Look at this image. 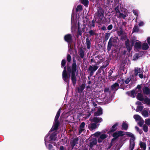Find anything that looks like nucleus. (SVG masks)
I'll list each match as a JSON object with an SVG mask.
<instances>
[{
  "label": "nucleus",
  "mask_w": 150,
  "mask_h": 150,
  "mask_svg": "<svg viewBox=\"0 0 150 150\" xmlns=\"http://www.w3.org/2000/svg\"><path fill=\"white\" fill-rule=\"evenodd\" d=\"M76 62L75 58H73V62L71 66H67V71L69 74H71V80L73 86L76 85V78L75 76V73L77 70V69Z\"/></svg>",
  "instance_id": "nucleus-1"
},
{
  "label": "nucleus",
  "mask_w": 150,
  "mask_h": 150,
  "mask_svg": "<svg viewBox=\"0 0 150 150\" xmlns=\"http://www.w3.org/2000/svg\"><path fill=\"white\" fill-rule=\"evenodd\" d=\"M95 14L96 16V19L98 18L99 20L98 21H100L104 16V10L101 7H98L97 8V11Z\"/></svg>",
  "instance_id": "nucleus-2"
},
{
  "label": "nucleus",
  "mask_w": 150,
  "mask_h": 150,
  "mask_svg": "<svg viewBox=\"0 0 150 150\" xmlns=\"http://www.w3.org/2000/svg\"><path fill=\"white\" fill-rule=\"evenodd\" d=\"M117 41V39L115 37H111L109 39L107 46V50L110 51L112 46H114V44Z\"/></svg>",
  "instance_id": "nucleus-3"
},
{
  "label": "nucleus",
  "mask_w": 150,
  "mask_h": 150,
  "mask_svg": "<svg viewBox=\"0 0 150 150\" xmlns=\"http://www.w3.org/2000/svg\"><path fill=\"white\" fill-rule=\"evenodd\" d=\"M98 68V66L96 65H93L92 66H90L88 69V71L90 77L92 76L95 71Z\"/></svg>",
  "instance_id": "nucleus-4"
},
{
  "label": "nucleus",
  "mask_w": 150,
  "mask_h": 150,
  "mask_svg": "<svg viewBox=\"0 0 150 150\" xmlns=\"http://www.w3.org/2000/svg\"><path fill=\"white\" fill-rule=\"evenodd\" d=\"M64 39L66 42L70 45L71 44L73 41L72 36L70 34H68L65 35L64 37Z\"/></svg>",
  "instance_id": "nucleus-5"
},
{
  "label": "nucleus",
  "mask_w": 150,
  "mask_h": 150,
  "mask_svg": "<svg viewBox=\"0 0 150 150\" xmlns=\"http://www.w3.org/2000/svg\"><path fill=\"white\" fill-rule=\"evenodd\" d=\"M62 79L63 80L66 82L68 86L69 82L70 76L68 73H62Z\"/></svg>",
  "instance_id": "nucleus-6"
},
{
  "label": "nucleus",
  "mask_w": 150,
  "mask_h": 150,
  "mask_svg": "<svg viewBox=\"0 0 150 150\" xmlns=\"http://www.w3.org/2000/svg\"><path fill=\"white\" fill-rule=\"evenodd\" d=\"M129 40L127 39L125 42V44L127 51L128 52H130L132 48V45H131L129 43Z\"/></svg>",
  "instance_id": "nucleus-7"
},
{
  "label": "nucleus",
  "mask_w": 150,
  "mask_h": 150,
  "mask_svg": "<svg viewBox=\"0 0 150 150\" xmlns=\"http://www.w3.org/2000/svg\"><path fill=\"white\" fill-rule=\"evenodd\" d=\"M123 132L122 131H119L117 132H116L113 133L112 136L117 139L118 137L124 135L123 134Z\"/></svg>",
  "instance_id": "nucleus-8"
},
{
  "label": "nucleus",
  "mask_w": 150,
  "mask_h": 150,
  "mask_svg": "<svg viewBox=\"0 0 150 150\" xmlns=\"http://www.w3.org/2000/svg\"><path fill=\"white\" fill-rule=\"evenodd\" d=\"M59 124V122H54L53 125L50 131L51 132H53L54 130H57L58 129Z\"/></svg>",
  "instance_id": "nucleus-9"
},
{
  "label": "nucleus",
  "mask_w": 150,
  "mask_h": 150,
  "mask_svg": "<svg viewBox=\"0 0 150 150\" xmlns=\"http://www.w3.org/2000/svg\"><path fill=\"white\" fill-rule=\"evenodd\" d=\"M86 87V84L85 83H83L77 89V92L78 93H81Z\"/></svg>",
  "instance_id": "nucleus-10"
},
{
  "label": "nucleus",
  "mask_w": 150,
  "mask_h": 150,
  "mask_svg": "<svg viewBox=\"0 0 150 150\" xmlns=\"http://www.w3.org/2000/svg\"><path fill=\"white\" fill-rule=\"evenodd\" d=\"M119 87V84L117 83H115L111 86V90L114 91L115 92L118 89Z\"/></svg>",
  "instance_id": "nucleus-11"
},
{
  "label": "nucleus",
  "mask_w": 150,
  "mask_h": 150,
  "mask_svg": "<svg viewBox=\"0 0 150 150\" xmlns=\"http://www.w3.org/2000/svg\"><path fill=\"white\" fill-rule=\"evenodd\" d=\"M78 141L79 139L78 138H75L72 140V142H70V144L72 149L76 144L78 143Z\"/></svg>",
  "instance_id": "nucleus-12"
},
{
  "label": "nucleus",
  "mask_w": 150,
  "mask_h": 150,
  "mask_svg": "<svg viewBox=\"0 0 150 150\" xmlns=\"http://www.w3.org/2000/svg\"><path fill=\"white\" fill-rule=\"evenodd\" d=\"M103 121V120L101 117H94L92 120V122L96 123L100 122Z\"/></svg>",
  "instance_id": "nucleus-13"
},
{
  "label": "nucleus",
  "mask_w": 150,
  "mask_h": 150,
  "mask_svg": "<svg viewBox=\"0 0 150 150\" xmlns=\"http://www.w3.org/2000/svg\"><path fill=\"white\" fill-rule=\"evenodd\" d=\"M118 125L117 123H115L112 127L110 129L109 132L110 133L116 131L117 129V127Z\"/></svg>",
  "instance_id": "nucleus-14"
},
{
  "label": "nucleus",
  "mask_w": 150,
  "mask_h": 150,
  "mask_svg": "<svg viewBox=\"0 0 150 150\" xmlns=\"http://www.w3.org/2000/svg\"><path fill=\"white\" fill-rule=\"evenodd\" d=\"M138 42H136L134 47V48L137 49H140L141 47V42L139 40H136Z\"/></svg>",
  "instance_id": "nucleus-15"
},
{
  "label": "nucleus",
  "mask_w": 150,
  "mask_h": 150,
  "mask_svg": "<svg viewBox=\"0 0 150 150\" xmlns=\"http://www.w3.org/2000/svg\"><path fill=\"white\" fill-rule=\"evenodd\" d=\"M103 114L102 110L101 108L98 109L97 111L95 112L94 113V115L97 117Z\"/></svg>",
  "instance_id": "nucleus-16"
},
{
  "label": "nucleus",
  "mask_w": 150,
  "mask_h": 150,
  "mask_svg": "<svg viewBox=\"0 0 150 150\" xmlns=\"http://www.w3.org/2000/svg\"><path fill=\"white\" fill-rule=\"evenodd\" d=\"M57 134L55 132L52 133L49 137L50 139V141H55L56 140V137Z\"/></svg>",
  "instance_id": "nucleus-17"
},
{
  "label": "nucleus",
  "mask_w": 150,
  "mask_h": 150,
  "mask_svg": "<svg viewBox=\"0 0 150 150\" xmlns=\"http://www.w3.org/2000/svg\"><path fill=\"white\" fill-rule=\"evenodd\" d=\"M86 45L87 49L90 50L91 48V42L90 40L88 37L86 39Z\"/></svg>",
  "instance_id": "nucleus-18"
},
{
  "label": "nucleus",
  "mask_w": 150,
  "mask_h": 150,
  "mask_svg": "<svg viewBox=\"0 0 150 150\" xmlns=\"http://www.w3.org/2000/svg\"><path fill=\"white\" fill-rule=\"evenodd\" d=\"M60 112H61V109L60 108L58 111H57V112L56 114V115L55 116V118H54V122H59V121L58 120L60 114Z\"/></svg>",
  "instance_id": "nucleus-19"
},
{
  "label": "nucleus",
  "mask_w": 150,
  "mask_h": 150,
  "mask_svg": "<svg viewBox=\"0 0 150 150\" xmlns=\"http://www.w3.org/2000/svg\"><path fill=\"white\" fill-rule=\"evenodd\" d=\"M141 72H142V71L140 68H135L134 70V75L135 76H137L138 74L141 73Z\"/></svg>",
  "instance_id": "nucleus-20"
},
{
  "label": "nucleus",
  "mask_w": 150,
  "mask_h": 150,
  "mask_svg": "<svg viewBox=\"0 0 150 150\" xmlns=\"http://www.w3.org/2000/svg\"><path fill=\"white\" fill-rule=\"evenodd\" d=\"M137 98L139 100L142 101L144 100V98L143 95L140 93H138L137 96Z\"/></svg>",
  "instance_id": "nucleus-21"
},
{
  "label": "nucleus",
  "mask_w": 150,
  "mask_h": 150,
  "mask_svg": "<svg viewBox=\"0 0 150 150\" xmlns=\"http://www.w3.org/2000/svg\"><path fill=\"white\" fill-rule=\"evenodd\" d=\"M135 143L134 140H131L130 141V143L129 146V149L130 150H133L134 148Z\"/></svg>",
  "instance_id": "nucleus-22"
},
{
  "label": "nucleus",
  "mask_w": 150,
  "mask_h": 150,
  "mask_svg": "<svg viewBox=\"0 0 150 150\" xmlns=\"http://www.w3.org/2000/svg\"><path fill=\"white\" fill-rule=\"evenodd\" d=\"M96 21V20L95 21L93 20L91 22L89 21V23L88 24V26L90 28H93L95 26V22Z\"/></svg>",
  "instance_id": "nucleus-23"
},
{
  "label": "nucleus",
  "mask_w": 150,
  "mask_h": 150,
  "mask_svg": "<svg viewBox=\"0 0 150 150\" xmlns=\"http://www.w3.org/2000/svg\"><path fill=\"white\" fill-rule=\"evenodd\" d=\"M97 128V125L96 123H91L89 126V128L90 130L96 129Z\"/></svg>",
  "instance_id": "nucleus-24"
},
{
  "label": "nucleus",
  "mask_w": 150,
  "mask_h": 150,
  "mask_svg": "<svg viewBox=\"0 0 150 150\" xmlns=\"http://www.w3.org/2000/svg\"><path fill=\"white\" fill-rule=\"evenodd\" d=\"M140 148L143 150H145L146 148V143L142 142H140L139 143Z\"/></svg>",
  "instance_id": "nucleus-25"
},
{
  "label": "nucleus",
  "mask_w": 150,
  "mask_h": 150,
  "mask_svg": "<svg viewBox=\"0 0 150 150\" xmlns=\"http://www.w3.org/2000/svg\"><path fill=\"white\" fill-rule=\"evenodd\" d=\"M81 2L85 7H88L89 4L88 0H81Z\"/></svg>",
  "instance_id": "nucleus-26"
},
{
  "label": "nucleus",
  "mask_w": 150,
  "mask_h": 150,
  "mask_svg": "<svg viewBox=\"0 0 150 150\" xmlns=\"http://www.w3.org/2000/svg\"><path fill=\"white\" fill-rule=\"evenodd\" d=\"M143 50H146L149 48L148 44L146 42L143 43L141 46Z\"/></svg>",
  "instance_id": "nucleus-27"
},
{
  "label": "nucleus",
  "mask_w": 150,
  "mask_h": 150,
  "mask_svg": "<svg viewBox=\"0 0 150 150\" xmlns=\"http://www.w3.org/2000/svg\"><path fill=\"white\" fill-rule=\"evenodd\" d=\"M97 144V140L96 139H94L91 142L89 143V146L91 148H92L93 146L96 145Z\"/></svg>",
  "instance_id": "nucleus-28"
},
{
  "label": "nucleus",
  "mask_w": 150,
  "mask_h": 150,
  "mask_svg": "<svg viewBox=\"0 0 150 150\" xmlns=\"http://www.w3.org/2000/svg\"><path fill=\"white\" fill-rule=\"evenodd\" d=\"M79 53L80 57L82 58H83L84 57V51L82 48H80Z\"/></svg>",
  "instance_id": "nucleus-29"
},
{
  "label": "nucleus",
  "mask_w": 150,
  "mask_h": 150,
  "mask_svg": "<svg viewBox=\"0 0 150 150\" xmlns=\"http://www.w3.org/2000/svg\"><path fill=\"white\" fill-rule=\"evenodd\" d=\"M142 115L144 117H147L149 116L148 110H143L142 112Z\"/></svg>",
  "instance_id": "nucleus-30"
},
{
  "label": "nucleus",
  "mask_w": 150,
  "mask_h": 150,
  "mask_svg": "<svg viewBox=\"0 0 150 150\" xmlns=\"http://www.w3.org/2000/svg\"><path fill=\"white\" fill-rule=\"evenodd\" d=\"M145 103L148 105H150V98L147 97H146L144 98L143 100Z\"/></svg>",
  "instance_id": "nucleus-31"
},
{
  "label": "nucleus",
  "mask_w": 150,
  "mask_h": 150,
  "mask_svg": "<svg viewBox=\"0 0 150 150\" xmlns=\"http://www.w3.org/2000/svg\"><path fill=\"white\" fill-rule=\"evenodd\" d=\"M122 127L124 130H127L128 127V124L126 122H123L122 124Z\"/></svg>",
  "instance_id": "nucleus-32"
},
{
  "label": "nucleus",
  "mask_w": 150,
  "mask_h": 150,
  "mask_svg": "<svg viewBox=\"0 0 150 150\" xmlns=\"http://www.w3.org/2000/svg\"><path fill=\"white\" fill-rule=\"evenodd\" d=\"M110 35V33H105V41H106L109 39Z\"/></svg>",
  "instance_id": "nucleus-33"
},
{
  "label": "nucleus",
  "mask_w": 150,
  "mask_h": 150,
  "mask_svg": "<svg viewBox=\"0 0 150 150\" xmlns=\"http://www.w3.org/2000/svg\"><path fill=\"white\" fill-rule=\"evenodd\" d=\"M134 118L136 120H140L142 118L141 117L138 115H135L134 116Z\"/></svg>",
  "instance_id": "nucleus-34"
},
{
  "label": "nucleus",
  "mask_w": 150,
  "mask_h": 150,
  "mask_svg": "<svg viewBox=\"0 0 150 150\" xmlns=\"http://www.w3.org/2000/svg\"><path fill=\"white\" fill-rule=\"evenodd\" d=\"M144 108L143 106H138L137 107V108L136 110V112H139V111H141Z\"/></svg>",
  "instance_id": "nucleus-35"
},
{
  "label": "nucleus",
  "mask_w": 150,
  "mask_h": 150,
  "mask_svg": "<svg viewBox=\"0 0 150 150\" xmlns=\"http://www.w3.org/2000/svg\"><path fill=\"white\" fill-rule=\"evenodd\" d=\"M88 33L91 36H93L94 35H96V33H95V31L93 30H90L88 32Z\"/></svg>",
  "instance_id": "nucleus-36"
},
{
  "label": "nucleus",
  "mask_w": 150,
  "mask_h": 150,
  "mask_svg": "<svg viewBox=\"0 0 150 150\" xmlns=\"http://www.w3.org/2000/svg\"><path fill=\"white\" fill-rule=\"evenodd\" d=\"M139 31V28L138 26L135 25L133 29V32H138Z\"/></svg>",
  "instance_id": "nucleus-37"
},
{
  "label": "nucleus",
  "mask_w": 150,
  "mask_h": 150,
  "mask_svg": "<svg viewBox=\"0 0 150 150\" xmlns=\"http://www.w3.org/2000/svg\"><path fill=\"white\" fill-rule=\"evenodd\" d=\"M130 96L133 98L135 97V95L136 94L135 91L133 89L130 91Z\"/></svg>",
  "instance_id": "nucleus-38"
},
{
  "label": "nucleus",
  "mask_w": 150,
  "mask_h": 150,
  "mask_svg": "<svg viewBox=\"0 0 150 150\" xmlns=\"http://www.w3.org/2000/svg\"><path fill=\"white\" fill-rule=\"evenodd\" d=\"M82 10V6L81 5H79L77 6L76 9V12L79 11H81Z\"/></svg>",
  "instance_id": "nucleus-39"
},
{
  "label": "nucleus",
  "mask_w": 150,
  "mask_h": 150,
  "mask_svg": "<svg viewBox=\"0 0 150 150\" xmlns=\"http://www.w3.org/2000/svg\"><path fill=\"white\" fill-rule=\"evenodd\" d=\"M143 129L145 132H146L148 131V127L146 125H144L143 126Z\"/></svg>",
  "instance_id": "nucleus-40"
},
{
  "label": "nucleus",
  "mask_w": 150,
  "mask_h": 150,
  "mask_svg": "<svg viewBox=\"0 0 150 150\" xmlns=\"http://www.w3.org/2000/svg\"><path fill=\"white\" fill-rule=\"evenodd\" d=\"M123 30L121 28H120V30L118 31L117 32L118 35L119 36L122 35L123 34Z\"/></svg>",
  "instance_id": "nucleus-41"
},
{
  "label": "nucleus",
  "mask_w": 150,
  "mask_h": 150,
  "mask_svg": "<svg viewBox=\"0 0 150 150\" xmlns=\"http://www.w3.org/2000/svg\"><path fill=\"white\" fill-rule=\"evenodd\" d=\"M104 92L106 93H109V94H110L111 93L110 91V90L109 89L108 87L105 88L104 89Z\"/></svg>",
  "instance_id": "nucleus-42"
},
{
  "label": "nucleus",
  "mask_w": 150,
  "mask_h": 150,
  "mask_svg": "<svg viewBox=\"0 0 150 150\" xmlns=\"http://www.w3.org/2000/svg\"><path fill=\"white\" fill-rule=\"evenodd\" d=\"M139 57V54L138 53L135 54L133 56V59L135 60H137Z\"/></svg>",
  "instance_id": "nucleus-43"
},
{
  "label": "nucleus",
  "mask_w": 150,
  "mask_h": 150,
  "mask_svg": "<svg viewBox=\"0 0 150 150\" xmlns=\"http://www.w3.org/2000/svg\"><path fill=\"white\" fill-rule=\"evenodd\" d=\"M67 61L68 62H70L71 60V57L69 54H67Z\"/></svg>",
  "instance_id": "nucleus-44"
},
{
  "label": "nucleus",
  "mask_w": 150,
  "mask_h": 150,
  "mask_svg": "<svg viewBox=\"0 0 150 150\" xmlns=\"http://www.w3.org/2000/svg\"><path fill=\"white\" fill-rule=\"evenodd\" d=\"M66 64V60L65 59H62L61 63V67H64L65 65Z\"/></svg>",
  "instance_id": "nucleus-45"
},
{
  "label": "nucleus",
  "mask_w": 150,
  "mask_h": 150,
  "mask_svg": "<svg viewBox=\"0 0 150 150\" xmlns=\"http://www.w3.org/2000/svg\"><path fill=\"white\" fill-rule=\"evenodd\" d=\"M145 122L148 126L150 125V118L146 119H145Z\"/></svg>",
  "instance_id": "nucleus-46"
},
{
  "label": "nucleus",
  "mask_w": 150,
  "mask_h": 150,
  "mask_svg": "<svg viewBox=\"0 0 150 150\" xmlns=\"http://www.w3.org/2000/svg\"><path fill=\"white\" fill-rule=\"evenodd\" d=\"M126 134L129 137L134 138V135L131 132H127Z\"/></svg>",
  "instance_id": "nucleus-47"
},
{
  "label": "nucleus",
  "mask_w": 150,
  "mask_h": 150,
  "mask_svg": "<svg viewBox=\"0 0 150 150\" xmlns=\"http://www.w3.org/2000/svg\"><path fill=\"white\" fill-rule=\"evenodd\" d=\"M107 136L108 135L106 134H103L100 135V137L101 139H104L107 138Z\"/></svg>",
  "instance_id": "nucleus-48"
},
{
  "label": "nucleus",
  "mask_w": 150,
  "mask_h": 150,
  "mask_svg": "<svg viewBox=\"0 0 150 150\" xmlns=\"http://www.w3.org/2000/svg\"><path fill=\"white\" fill-rule=\"evenodd\" d=\"M69 66V65L67 63V65L65 67V66L64 67V70L62 72V73H68L67 72V71L68 72V71H67V66Z\"/></svg>",
  "instance_id": "nucleus-49"
},
{
  "label": "nucleus",
  "mask_w": 150,
  "mask_h": 150,
  "mask_svg": "<svg viewBox=\"0 0 150 150\" xmlns=\"http://www.w3.org/2000/svg\"><path fill=\"white\" fill-rule=\"evenodd\" d=\"M102 69L101 67L98 70V73H100L102 71H103V74H105V71L104 70Z\"/></svg>",
  "instance_id": "nucleus-50"
},
{
  "label": "nucleus",
  "mask_w": 150,
  "mask_h": 150,
  "mask_svg": "<svg viewBox=\"0 0 150 150\" xmlns=\"http://www.w3.org/2000/svg\"><path fill=\"white\" fill-rule=\"evenodd\" d=\"M115 10L116 11V12L117 13H120V12L119 10V7L118 6H117L115 8Z\"/></svg>",
  "instance_id": "nucleus-51"
},
{
  "label": "nucleus",
  "mask_w": 150,
  "mask_h": 150,
  "mask_svg": "<svg viewBox=\"0 0 150 150\" xmlns=\"http://www.w3.org/2000/svg\"><path fill=\"white\" fill-rule=\"evenodd\" d=\"M141 88V86L140 85H137L136 88V89H138V92H141L142 91Z\"/></svg>",
  "instance_id": "nucleus-52"
},
{
  "label": "nucleus",
  "mask_w": 150,
  "mask_h": 150,
  "mask_svg": "<svg viewBox=\"0 0 150 150\" xmlns=\"http://www.w3.org/2000/svg\"><path fill=\"white\" fill-rule=\"evenodd\" d=\"M84 130V129H83V128H81L79 127V134H80Z\"/></svg>",
  "instance_id": "nucleus-53"
},
{
  "label": "nucleus",
  "mask_w": 150,
  "mask_h": 150,
  "mask_svg": "<svg viewBox=\"0 0 150 150\" xmlns=\"http://www.w3.org/2000/svg\"><path fill=\"white\" fill-rule=\"evenodd\" d=\"M85 123L84 122H82L80 124L79 127L83 128L85 126Z\"/></svg>",
  "instance_id": "nucleus-54"
},
{
  "label": "nucleus",
  "mask_w": 150,
  "mask_h": 150,
  "mask_svg": "<svg viewBox=\"0 0 150 150\" xmlns=\"http://www.w3.org/2000/svg\"><path fill=\"white\" fill-rule=\"evenodd\" d=\"M101 57L100 55H98L97 56L95 57L96 60L98 61L101 59Z\"/></svg>",
  "instance_id": "nucleus-55"
},
{
  "label": "nucleus",
  "mask_w": 150,
  "mask_h": 150,
  "mask_svg": "<svg viewBox=\"0 0 150 150\" xmlns=\"http://www.w3.org/2000/svg\"><path fill=\"white\" fill-rule=\"evenodd\" d=\"M101 133L99 132H96L94 134V136L96 137H98L99 136L100 134Z\"/></svg>",
  "instance_id": "nucleus-56"
},
{
  "label": "nucleus",
  "mask_w": 150,
  "mask_h": 150,
  "mask_svg": "<svg viewBox=\"0 0 150 150\" xmlns=\"http://www.w3.org/2000/svg\"><path fill=\"white\" fill-rule=\"evenodd\" d=\"M113 25L112 24L109 25L107 27V29L109 30H110L112 29Z\"/></svg>",
  "instance_id": "nucleus-57"
},
{
  "label": "nucleus",
  "mask_w": 150,
  "mask_h": 150,
  "mask_svg": "<svg viewBox=\"0 0 150 150\" xmlns=\"http://www.w3.org/2000/svg\"><path fill=\"white\" fill-rule=\"evenodd\" d=\"M131 79H130L129 78H127L126 80H125V82L126 83V84H127L129 83Z\"/></svg>",
  "instance_id": "nucleus-58"
},
{
  "label": "nucleus",
  "mask_w": 150,
  "mask_h": 150,
  "mask_svg": "<svg viewBox=\"0 0 150 150\" xmlns=\"http://www.w3.org/2000/svg\"><path fill=\"white\" fill-rule=\"evenodd\" d=\"M53 147L52 145L51 144H49L48 145V149L49 150H51Z\"/></svg>",
  "instance_id": "nucleus-59"
},
{
  "label": "nucleus",
  "mask_w": 150,
  "mask_h": 150,
  "mask_svg": "<svg viewBox=\"0 0 150 150\" xmlns=\"http://www.w3.org/2000/svg\"><path fill=\"white\" fill-rule=\"evenodd\" d=\"M112 73H113L112 70L110 69V70L108 72V76L109 77L110 76L112 75Z\"/></svg>",
  "instance_id": "nucleus-60"
},
{
  "label": "nucleus",
  "mask_w": 150,
  "mask_h": 150,
  "mask_svg": "<svg viewBox=\"0 0 150 150\" xmlns=\"http://www.w3.org/2000/svg\"><path fill=\"white\" fill-rule=\"evenodd\" d=\"M107 66V65L104 63V62L103 63V65L101 67V68H102V69H105Z\"/></svg>",
  "instance_id": "nucleus-61"
},
{
  "label": "nucleus",
  "mask_w": 150,
  "mask_h": 150,
  "mask_svg": "<svg viewBox=\"0 0 150 150\" xmlns=\"http://www.w3.org/2000/svg\"><path fill=\"white\" fill-rule=\"evenodd\" d=\"M59 150H66L65 147L63 146H60Z\"/></svg>",
  "instance_id": "nucleus-62"
},
{
  "label": "nucleus",
  "mask_w": 150,
  "mask_h": 150,
  "mask_svg": "<svg viewBox=\"0 0 150 150\" xmlns=\"http://www.w3.org/2000/svg\"><path fill=\"white\" fill-rule=\"evenodd\" d=\"M139 76L141 79H142L143 78L144 75L143 74V72H142V73H140L138 75Z\"/></svg>",
  "instance_id": "nucleus-63"
},
{
  "label": "nucleus",
  "mask_w": 150,
  "mask_h": 150,
  "mask_svg": "<svg viewBox=\"0 0 150 150\" xmlns=\"http://www.w3.org/2000/svg\"><path fill=\"white\" fill-rule=\"evenodd\" d=\"M147 41L149 45H150V37H148L147 38Z\"/></svg>",
  "instance_id": "nucleus-64"
}]
</instances>
